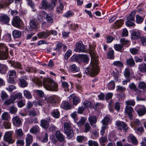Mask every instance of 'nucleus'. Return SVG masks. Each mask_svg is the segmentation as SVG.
<instances>
[{"mask_svg": "<svg viewBox=\"0 0 146 146\" xmlns=\"http://www.w3.org/2000/svg\"><path fill=\"white\" fill-rule=\"evenodd\" d=\"M90 55L91 61L89 68L90 71L88 70L85 71L86 74L89 73L93 76L98 74L99 72V68L98 65V62L97 57L94 50H90Z\"/></svg>", "mask_w": 146, "mask_h": 146, "instance_id": "nucleus-1", "label": "nucleus"}, {"mask_svg": "<svg viewBox=\"0 0 146 146\" xmlns=\"http://www.w3.org/2000/svg\"><path fill=\"white\" fill-rule=\"evenodd\" d=\"M43 84L44 88L46 90L51 91H57L58 84L51 78L44 79L43 80Z\"/></svg>", "mask_w": 146, "mask_h": 146, "instance_id": "nucleus-2", "label": "nucleus"}, {"mask_svg": "<svg viewBox=\"0 0 146 146\" xmlns=\"http://www.w3.org/2000/svg\"><path fill=\"white\" fill-rule=\"evenodd\" d=\"M8 48L4 44L0 43V59L6 60L8 58Z\"/></svg>", "mask_w": 146, "mask_h": 146, "instance_id": "nucleus-3", "label": "nucleus"}, {"mask_svg": "<svg viewBox=\"0 0 146 146\" xmlns=\"http://www.w3.org/2000/svg\"><path fill=\"white\" fill-rule=\"evenodd\" d=\"M71 125L69 123L65 122L64 123V133L66 134L69 139L71 138L74 135L73 130L70 128Z\"/></svg>", "mask_w": 146, "mask_h": 146, "instance_id": "nucleus-4", "label": "nucleus"}, {"mask_svg": "<svg viewBox=\"0 0 146 146\" xmlns=\"http://www.w3.org/2000/svg\"><path fill=\"white\" fill-rule=\"evenodd\" d=\"M13 133L12 131L6 132L3 136L4 140L9 143L12 144L14 143L15 140L12 138Z\"/></svg>", "mask_w": 146, "mask_h": 146, "instance_id": "nucleus-5", "label": "nucleus"}, {"mask_svg": "<svg viewBox=\"0 0 146 146\" xmlns=\"http://www.w3.org/2000/svg\"><path fill=\"white\" fill-rule=\"evenodd\" d=\"M23 22L18 16H16L13 19L12 21V25L15 27L20 28L22 25Z\"/></svg>", "mask_w": 146, "mask_h": 146, "instance_id": "nucleus-6", "label": "nucleus"}, {"mask_svg": "<svg viewBox=\"0 0 146 146\" xmlns=\"http://www.w3.org/2000/svg\"><path fill=\"white\" fill-rule=\"evenodd\" d=\"M115 125L119 127L118 130L121 131L123 129L125 131H128V127L124 123L119 121H116Z\"/></svg>", "mask_w": 146, "mask_h": 146, "instance_id": "nucleus-7", "label": "nucleus"}, {"mask_svg": "<svg viewBox=\"0 0 146 146\" xmlns=\"http://www.w3.org/2000/svg\"><path fill=\"white\" fill-rule=\"evenodd\" d=\"M86 46L81 42H79L76 44V50L77 52H84L86 51Z\"/></svg>", "mask_w": 146, "mask_h": 146, "instance_id": "nucleus-8", "label": "nucleus"}, {"mask_svg": "<svg viewBox=\"0 0 146 146\" xmlns=\"http://www.w3.org/2000/svg\"><path fill=\"white\" fill-rule=\"evenodd\" d=\"M135 112L133 108L130 106H126L125 109V113L128 115L129 118L131 120L133 118V115Z\"/></svg>", "mask_w": 146, "mask_h": 146, "instance_id": "nucleus-9", "label": "nucleus"}, {"mask_svg": "<svg viewBox=\"0 0 146 146\" xmlns=\"http://www.w3.org/2000/svg\"><path fill=\"white\" fill-rule=\"evenodd\" d=\"M50 121V118L49 117L47 118L46 119H42L40 121V125L43 128L47 129L49 127Z\"/></svg>", "mask_w": 146, "mask_h": 146, "instance_id": "nucleus-10", "label": "nucleus"}, {"mask_svg": "<svg viewBox=\"0 0 146 146\" xmlns=\"http://www.w3.org/2000/svg\"><path fill=\"white\" fill-rule=\"evenodd\" d=\"M38 24L36 23L35 19H32L30 21L29 30L32 31L37 28Z\"/></svg>", "mask_w": 146, "mask_h": 146, "instance_id": "nucleus-11", "label": "nucleus"}, {"mask_svg": "<svg viewBox=\"0 0 146 146\" xmlns=\"http://www.w3.org/2000/svg\"><path fill=\"white\" fill-rule=\"evenodd\" d=\"M12 121L13 125L15 127H18L21 123V120L18 116L14 117L12 119Z\"/></svg>", "mask_w": 146, "mask_h": 146, "instance_id": "nucleus-12", "label": "nucleus"}, {"mask_svg": "<svg viewBox=\"0 0 146 146\" xmlns=\"http://www.w3.org/2000/svg\"><path fill=\"white\" fill-rule=\"evenodd\" d=\"M129 88L131 89L134 90L136 92V95L139 96L142 94V91L138 90L136 85L133 83H131L129 85Z\"/></svg>", "mask_w": 146, "mask_h": 146, "instance_id": "nucleus-13", "label": "nucleus"}, {"mask_svg": "<svg viewBox=\"0 0 146 146\" xmlns=\"http://www.w3.org/2000/svg\"><path fill=\"white\" fill-rule=\"evenodd\" d=\"M37 35L40 38H46L50 35V32L48 30H46L45 31L39 33Z\"/></svg>", "mask_w": 146, "mask_h": 146, "instance_id": "nucleus-14", "label": "nucleus"}, {"mask_svg": "<svg viewBox=\"0 0 146 146\" xmlns=\"http://www.w3.org/2000/svg\"><path fill=\"white\" fill-rule=\"evenodd\" d=\"M33 141V137L29 133L27 134L26 137V146H30Z\"/></svg>", "mask_w": 146, "mask_h": 146, "instance_id": "nucleus-15", "label": "nucleus"}, {"mask_svg": "<svg viewBox=\"0 0 146 146\" xmlns=\"http://www.w3.org/2000/svg\"><path fill=\"white\" fill-rule=\"evenodd\" d=\"M52 15L50 14L45 13L44 18L46 21L49 23H52L53 22V18Z\"/></svg>", "mask_w": 146, "mask_h": 146, "instance_id": "nucleus-16", "label": "nucleus"}, {"mask_svg": "<svg viewBox=\"0 0 146 146\" xmlns=\"http://www.w3.org/2000/svg\"><path fill=\"white\" fill-rule=\"evenodd\" d=\"M41 4L42 6L41 9H48L51 7L50 5L48 2L47 0H42Z\"/></svg>", "mask_w": 146, "mask_h": 146, "instance_id": "nucleus-17", "label": "nucleus"}, {"mask_svg": "<svg viewBox=\"0 0 146 146\" xmlns=\"http://www.w3.org/2000/svg\"><path fill=\"white\" fill-rule=\"evenodd\" d=\"M137 112L139 116H142L145 114L146 113V108L144 106H142V107L137 110Z\"/></svg>", "mask_w": 146, "mask_h": 146, "instance_id": "nucleus-18", "label": "nucleus"}, {"mask_svg": "<svg viewBox=\"0 0 146 146\" xmlns=\"http://www.w3.org/2000/svg\"><path fill=\"white\" fill-rule=\"evenodd\" d=\"M40 131V128L39 126L36 125L31 128L29 131L31 133L36 134L39 132Z\"/></svg>", "mask_w": 146, "mask_h": 146, "instance_id": "nucleus-19", "label": "nucleus"}, {"mask_svg": "<svg viewBox=\"0 0 146 146\" xmlns=\"http://www.w3.org/2000/svg\"><path fill=\"white\" fill-rule=\"evenodd\" d=\"M138 69L141 72L146 73V63H143L139 64L138 66Z\"/></svg>", "mask_w": 146, "mask_h": 146, "instance_id": "nucleus-20", "label": "nucleus"}, {"mask_svg": "<svg viewBox=\"0 0 146 146\" xmlns=\"http://www.w3.org/2000/svg\"><path fill=\"white\" fill-rule=\"evenodd\" d=\"M128 141L130 140L132 143L134 145H137L138 143V141L136 137L133 135L130 134L127 137Z\"/></svg>", "mask_w": 146, "mask_h": 146, "instance_id": "nucleus-21", "label": "nucleus"}, {"mask_svg": "<svg viewBox=\"0 0 146 146\" xmlns=\"http://www.w3.org/2000/svg\"><path fill=\"white\" fill-rule=\"evenodd\" d=\"M27 78L25 76H23L20 79L21 86L22 87H26L27 86L28 83L26 82Z\"/></svg>", "mask_w": 146, "mask_h": 146, "instance_id": "nucleus-22", "label": "nucleus"}, {"mask_svg": "<svg viewBox=\"0 0 146 146\" xmlns=\"http://www.w3.org/2000/svg\"><path fill=\"white\" fill-rule=\"evenodd\" d=\"M56 138L60 141L62 142L64 140L63 135L60 133L59 131H57L55 134Z\"/></svg>", "mask_w": 146, "mask_h": 146, "instance_id": "nucleus-23", "label": "nucleus"}, {"mask_svg": "<svg viewBox=\"0 0 146 146\" xmlns=\"http://www.w3.org/2000/svg\"><path fill=\"white\" fill-rule=\"evenodd\" d=\"M51 115L54 118H58L60 116V113L58 109L53 110L51 112Z\"/></svg>", "mask_w": 146, "mask_h": 146, "instance_id": "nucleus-24", "label": "nucleus"}, {"mask_svg": "<svg viewBox=\"0 0 146 146\" xmlns=\"http://www.w3.org/2000/svg\"><path fill=\"white\" fill-rule=\"evenodd\" d=\"M61 107L65 110H69L71 108V106L68 102L66 101H64L61 105Z\"/></svg>", "mask_w": 146, "mask_h": 146, "instance_id": "nucleus-25", "label": "nucleus"}, {"mask_svg": "<svg viewBox=\"0 0 146 146\" xmlns=\"http://www.w3.org/2000/svg\"><path fill=\"white\" fill-rule=\"evenodd\" d=\"M9 62L11 65L15 68L21 69V64L18 62H15L14 61L11 60Z\"/></svg>", "mask_w": 146, "mask_h": 146, "instance_id": "nucleus-26", "label": "nucleus"}, {"mask_svg": "<svg viewBox=\"0 0 146 146\" xmlns=\"http://www.w3.org/2000/svg\"><path fill=\"white\" fill-rule=\"evenodd\" d=\"M9 78H15L17 76L16 72L15 70H10L8 73Z\"/></svg>", "mask_w": 146, "mask_h": 146, "instance_id": "nucleus-27", "label": "nucleus"}, {"mask_svg": "<svg viewBox=\"0 0 146 146\" xmlns=\"http://www.w3.org/2000/svg\"><path fill=\"white\" fill-rule=\"evenodd\" d=\"M9 18L5 15L0 16V21L4 23H7L9 21Z\"/></svg>", "mask_w": 146, "mask_h": 146, "instance_id": "nucleus-28", "label": "nucleus"}, {"mask_svg": "<svg viewBox=\"0 0 146 146\" xmlns=\"http://www.w3.org/2000/svg\"><path fill=\"white\" fill-rule=\"evenodd\" d=\"M39 114V112L35 110H30L28 112V115L31 117H34Z\"/></svg>", "mask_w": 146, "mask_h": 146, "instance_id": "nucleus-29", "label": "nucleus"}, {"mask_svg": "<svg viewBox=\"0 0 146 146\" xmlns=\"http://www.w3.org/2000/svg\"><path fill=\"white\" fill-rule=\"evenodd\" d=\"M131 38L132 39H137L141 37L140 33L137 31H133L131 33Z\"/></svg>", "mask_w": 146, "mask_h": 146, "instance_id": "nucleus-30", "label": "nucleus"}, {"mask_svg": "<svg viewBox=\"0 0 146 146\" xmlns=\"http://www.w3.org/2000/svg\"><path fill=\"white\" fill-rule=\"evenodd\" d=\"M126 62L127 64L130 67L134 66L135 64V62L132 58L127 59Z\"/></svg>", "mask_w": 146, "mask_h": 146, "instance_id": "nucleus-31", "label": "nucleus"}, {"mask_svg": "<svg viewBox=\"0 0 146 146\" xmlns=\"http://www.w3.org/2000/svg\"><path fill=\"white\" fill-rule=\"evenodd\" d=\"M10 118V115L7 112H5L1 115L2 119L4 120L7 121Z\"/></svg>", "mask_w": 146, "mask_h": 146, "instance_id": "nucleus-32", "label": "nucleus"}, {"mask_svg": "<svg viewBox=\"0 0 146 146\" xmlns=\"http://www.w3.org/2000/svg\"><path fill=\"white\" fill-rule=\"evenodd\" d=\"M123 23V21L122 20H117L114 23L113 26L115 27L119 28L121 27Z\"/></svg>", "mask_w": 146, "mask_h": 146, "instance_id": "nucleus-33", "label": "nucleus"}, {"mask_svg": "<svg viewBox=\"0 0 146 146\" xmlns=\"http://www.w3.org/2000/svg\"><path fill=\"white\" fill-rule=\"evenodd\" d=\"M99 142L101 145L104 146L105 145L104 143L108 141V139L107 137L102 136L99 139Z\"/></svg>", "mask_w": 146, "mask_h": 146, "instance_id": "nucleus-34", "label": "nucleus"}, {"mask_svg": "<svg viewBox=\"0 0 146 146\" xmlns=\"http://www.w3.org/2000/svg\"><path fill=\"white\" fill-rule=\"evenodd\" d=\"M21 35V32L19 31L15 30L13 32V35L14 38H19Z\"/></svg>", "mask_w": 146, "mask_h": 146, "instance_id": "nucleus-35", "label": "nucleus"}, {"mask_svg": "<svg viewBox=\"0 0 146 146\" xmlns=\"http://www.w3.org/2000/svg\"><path fill=\"white\" fill-rule=\"evenodd\" d=\"M114 47L115 50L117 51L122 52L123 50L122 44H115L114 46Z\"/></svg>", "mask_w": 146, "mask_h": 146, "instance_id": "nucleus-36", "label": "nucleus"}, {"mask_svg": "<svg viewBox=\"0 0 146 146\" xmlns=\"http://www.w3.org/2000/svg\"><path fill=\"white\" fill-rule=\"evenodd\" d=\"M24 96L25 97L28 99H30L32 98V96L31 94L29 91L27 90H24L23 91Z\"/></svg>", "mask_w": 146, "mask_h": 146, "instance_id": "nucleus-37", "label": "nucleus"}, {"mask_svg": "<svg viewBox=\"0 0 146 146\" xmlns=\"http://www.w3.org/2000/svg\"><path fill=\"white\" fill-rule=\"evenodd\" d=\"M89 121L90 125H92L94 124L95 123L97 122L96 117L95 116H91L88 118Z\"/></svg>", "mask_w": 146, "mask_h": 146, "instance_id": "nucleus-38", "label": "nucleus"}, {"mask_svg": "<svg viewBox=\"0 0 146 146\" xmlns=\"http://www.w3.org/2000/svg\"><path fill=\"white\" fill-rule=\"evenodd\" d=\"M135 13V11H132L129 16L127 17V20L132 21H134Z\"/></svg>", "mask_w": 146, "mask_h": 146, "instance_id": "nucleus-39", "label": "nucleus"}, {"mask_svg": "<svg viewBox=\"0 0 146 146\" xmlns=\"http://www.w3.org/2000/svg\"><path fill=\"white\" fill-rule=\"evenodd\" d=\"M6 66L5 65L0 64V73L4 74L6 73Z\"/></svg>", "mask_w": 146, "mask_h": 146, "instance_id": "nucleus-40", "label": "nucleus"}, {"mask_svg": "<svg viewBox=\"0 0 146 146\" xmlns=\"http://www.w3.org/2000/svg\"><path fill=\"white\" fill-rule=\"evenodd\" d=\"M139 50L136 48H132L130 49V52L133 55H136L138 54Z\"/></svg>", "mask_w": 146, "mask_h": 146, "instance_id": "nucleus-41", "label": "nucleus"}, {"mask_svg": "<svg viewBox=\"0 0 146 146\" xmlns=\"http://www.w3.org/2000/svg\"><path fill=\"white\" fill-rule=\"evenodd\" d=\"M62 83V86L64 89V90L65 91H68L69 90L68 87L69 85L68 83L62 81L61 82Z\"/></svg>", "mask_w": 146, "mask_h": 146, "instance_id": "nucleus-42", "label": "nucleus"}, {"mask_svg": "<svg viewBox=\"0 0 146 146\" xmlns=\"http://www.w3.org/2000/svg\"><path fill=\"white\" fill-rule=\"evenodd\" d=\"M110 117L108 116H106L101 121L103 125H107L110 121Z\"/></svg>", "mask_w": 146, "mask_h": 146, "instance_id": "nucleus-43", "label": "nucleus"}, {"mask_svg": "<svg viewBox=\"0 0 146 146\" xmlns=\"http://www.w3.org/2000/svg\"><path fill=\"white\" fill-rule=\"evenodd\" d=\"M86 119L85 117H82L79 121L77 123V124L79 126L83 125L85 122Z\"/></svg>", "mask_w": 146, "mask_h": 146, "instance_id": "nucleus-44", "label": "nucleus"}, {"mask_svg": "<svg viewBox=\"0 0 146 146\" xmlns=\"http://www.w3.org/2000/svg\"><path fill=\"white\" fill-rule=\"evenodd\" d=\"M15 133L18 136L20 137H22L23 134V131L21 129H17L15 131Z\"/></svg>", "mask_w": 146, "mask_h": 146, "instance_id": "nucleus-45", "label": "nucleus"}, {"mask_svg": "<svg viewBox=\"0 0 146 146\" xmlns=\"http://www.w3.org/2000/svg\"><path fill=\"white\" fill-rule=\"evenodd\" d=\"M124 74L125 76L127 78H129L130 75V73L129 70L127 68H126L124 72Z\"/></svg>", "mask_w": 146, "mask_h": 146, "instance_id": "nucleus-46", "label": "nucleus"}, {"mask_svg": "<svg viewBox=\"0 0 146 146\" xmlns=\"http://www.w3.org/2000/svg\"><path fill=\"white\" fill-rule=\"evenodd\" d=\"M136 21L138 23H141L143 21L144 18L141 16L137 15L136 16Z\"/></svg>", "mask_w": 146, "mask_h": 146, "instance_id": "nucleus-47", "label": "nucleus"}, {"mask_svg": "<svg viewBox=\"0 0 146 146\" xmlns=\"http://www.w3.org/2000/svg\"><path fill=\"white\" fill-rule=\"evenodd\" d=\"M9 111V113L11 114H15L17 111V109L16 107L12 106L10 107Z\"/></svg>", "mask_w": 146, "mask_h": 146, "instance_id": "nucleus-48", "label": "nucleus"}, {"mask_svg": "<svg viewBox=\"0 0 146 146\" xmlns=\"http://www.w3.org/2000/svg\"><path fill=\"white\" fill-rule=\"evenodd\" d=\"M72 102L73 104L74 105H76L79 102V99L76 96H74L73 95Z\"/></svg>", "mask_w": 146, "mask_h": 146, "instance_id": "nucleus-49", "label": "nucleus"}, {"mask_svg": "<svg viewBox=\"0 0 146 146\" xmlns=\"http://www.w3.org/2000/svg\"><path fill=\"white\" fill-rule=\"evenodd\" d=\"M138 86L139 88L144 90L146 87V84L143 82H141L139 83Z\"/></svg>", "mask_w": 146, "mask_h": 146, "instance_id": "nucleus-50", "label": "nucleus"}, {"mask_svg": "<svg viewBox=\"0 0 146 146\" xmlns=\"http://www.w3.org/2000/svg\"><path fill=\"white\" fill-rule=\"evenodd\" d=\"M70 69L72 71L75 72H77L79 70V68L76 66L74 64L70 66Z\"/></svg>", "mask_w": 146, "mask_h": 146, "instance_id": "nucleus-51", "label": "nucleus"}, {"mask_svg": "<svg viewBox=\"0 0 146 146\" xmlns=\"http://www.w3.org/2000/svg\"><path fill=\"white\" fill-rule=\"evenodd\" d=\"M14 99L12 97L10 98L5 101L4 102V104L7 105H9L10 104L13 103L14 102Z\"/></svg>", "mask_w": 146, "mask_h": 146, "instance_id": "nucleus-52", "label": "nucleus"}, {"mask_svg": "<svg viewBox=\"0 0 146 146\" xmlns=\"http://www.w3.org/2000/svg\"><path fill=\"white\" fill-rule=\"evenodd\" d=\"M64 6L63 5L60 3L59 6L57 8L56 11L59 13H62L63 12Z\"/></svg>", "mask_w": 146, "mask_h": 146, "instance_id": "nucleus-53", "label": "nucleus"}, {"mask_svg": "<svg viewBox=\"0 0 146 146\" xmlns=\"http://www.w3.org/2000/svg\"><path fill=\"white\" fill-rule=\"evenodd\" d=\"M114 51L112 50L110 51L108 54L107 57L109 59H112L114 58Z\"/></svg>", "mask_w": 146, "mask_h": 146, "instance_id": "nucleus-54", "label": "nucleus"}, {"mask_svg": "<svg viewBox=\"0 0 146 146\" xmlns=\"http://www.w3.org/2000/svg\"><path fill=\"white\" fill-rule=\"evenodd\" d=\"M88 144L89 146H99L96 141L92 140H89Z\"/></svg>", "mask_w": 146, "mask_h": 146, "instance_id": "nucleus-55", "label": "nucleus"}, {"mask_svg": "<svg viewBox=\"0 0 146 146\" xmlns=\"http://www.w3.org/2000/svg\"><path fill=\"white\" fill-rule=\"evenodd\" d=\"M3 125L5 129H9L11 128V124L9 122L5 121L3 122Z\"/></svg>", "mask_w": 146, "mask_h": 146, "instance_id": "nucleus-56", "label": "nucleus"}, {"mask_svg": "<svg viewBox=\"0 0 146 146\" xmlns=\"http://www.w3.org/2000/svg\"><path fill=\"white\" fill-rule=\"evenodd\" d=\"M25 100H21L17 103L18 106L19 108L22 107L25 105Z\"/></svg>", "mask_w": 146, "mask_h": 146, "instance_id": "nucleus-57", "label": "nucleus"}, {"mask_svg": "<svg viewBox=\"0 0 146 146\" xmlns=\"http://www.w3.org/2000/svg\"><path fill=\"white\" fill-rule=\"evenodd\" d=\"M108 87L110 90H113L115 87V84L114 81H111L108 84Z\"/></svg>", "mask_w": 146, "mask_h": 146, "instance_id": "nucleus-58", "label": "nucleus"}, {"mask_svg": "<svg viewBox=\"0 0 146 146\" xmlns=\"http://www.w3.org/2000/svg\"><path fill=\"white\" fill-rule=\"evenodd\" d=\"M83 104L84 106L86 107L91 108V107L92 106V103L87 100H85L84 101Z\"/></svg>", "mask_w": 146, "mask_h": 146, "instance_id": "nucleus-59", "label": "nucleus"}, {"mask_svg": "<svg viewBox=\"0 0 146 146\" xmlns=\"http://www.w3.org/2000/svg\"><path fill=\"white\" fill-rule=\"evenodd\" d=\"M14 99V100L17 99H20L22 98V94L19 92L16 94L14 96H12Z\"/></svg>", "mask_w": 146, "mask_h": 146, "instance_id": "nucleus-60", "label": "nucleus"}, {"mask_svg": "<svg viewBox=\"0 0 146 146\" xmlns=\"http://www.w3.org/2000/svg\"><path fill=\"white\" fill-rule=\"evenodd\" d=\"M88 55L87 54L83 55L82 56V59L83 62L85 63H87L88 61Z\"/></svg>", "mask_w": 146, "mask_h": 146, "instance_id": "nucleus-61", "label": "nucleus"}, {"mask_svg": "<svg viewBox=\"0 0 146 146\" xmlns=\"http://www.w3.org/2000/svg\"><path fill=\"white\" fill-rule=\"evenodd\" d=\"M125 102L126 106L131 105L133 106L135 104V102L133 100L126 101Z\"/></svg>", "mask_w": 146, "mask_h": 146, "instance_id": "nucleus-62", "label": "nucleus"}, {"mask_svg": "<svg viewBox=\"0 0 146 146\" xmlns=\"http://www.w3.org/2000/svg\"><path fill=\"white\" fill-rule=\"evenodd\" d=\"M1 97L3 100H4L7 98L8 96L5 92L3 91L1 94Z\"/></svg>", "mask_w": 146, "mask_h": 146, "instance_id": "nucleus-63", "label": "nucleus"}, {"mask_svg": "<svg viewBox=\"0 0 146 146\" xmlns=\"http://www.w3.org/2000/svg\"><path fill=\"white\" fill-rule=\"evenodd\" d=\"M91 127L88 123H86L85 125V130L84 132L87 133L90 129Z\"/></svg>", "mask_w": 146, "mask_h": 146, "instance_id": "nucleus-64", "label": "nucleus"}]
</instances>
